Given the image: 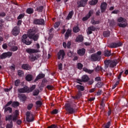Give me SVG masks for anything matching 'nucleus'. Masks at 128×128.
<instances>
[{
  "label": "nucleus",
  "mask_w": 128,
  "mask_h": 128,
  "mask_svg": "<svg viewBox=\"0 0 128 128\" xmlns=\"http://www.w3.org/2000/svg\"><path fill=\"white\" fill-rule=\"evenodd\" d=\"M28 36L26 34H24L22 36V42H24L27 46H30L32 44V41L30 40V38L34 40H38V36L36 34V31L34 30H30L28 32Z\"/></svg>",
  "instance_id": "f257e3e1"
},
{
  "label": "nucleus",
  "mask_w": 128,
  "mask_h": 128,
  "mask_svg": "<svg viewBox=\"0 0 128 128\" xmlns=\"http://www.w3.org/2000/svg\"><path fill=\"white\" fill-rule=\"evenodd\" d=\"M35 88H36V85H32V87L30 88H28V86H25L24 87V88H22L18 90V92L22 93V94L24 92H28H28H32V90H34Z\"/></svg>",
  "instance_id": "f03ea898"
},
{
  "label": "nucleus",
  "mask_w": 128,
  "mask_h": 128,
  "mask_svg": "<svg viewBox=\"0 0 128 128\" xmlns=\"http://www.w3.org/2000/svg\"><path fill=\"white\" fill-rule=\"evenodd\" d=\"M117 20L118 22H120L118 24V26L120 28H126V26H128V20L126 18L120 17Z\"/></svg>",
  "instance_id": "7ed1b4c3"
},
{
  "label": "nucleus",
  "mask_w": 128,
  "mask_h": 128,
  "mask_svg": "<svg viewBox=\"0 0 128 128\" xmlns=\"http://www.w3.org/2000/svg\"><path fill=\"white\" fill-rule=\"evenodd\" d=\"M14 116H12L11 115H8L6 117V120H11L12 118L13 122H16L18 120V110H15L14 112L13 113Z\"/></svg>",
  "instance_id": "20e7f679"
},
{
  "label": "nucleus",
  "mask_w": 128,
  "mask_h": 128,
  "mask_svg": "<svg viewBox=\"0 0 128 128\" xmlns=\"http://www.w3.org/2000/svg\"><path fill=\"white\" fill-rule=\"evenodd\" d=\"M105 68H114L116 66V62L114 60H106L104 61Z\"/></svg>",
  "instance_id": "39448f33"
},
{
  "label": "nucleus",
  "mask_w": 128,
  "mask_h": 128,
  "mask_svg": "<svg viewBox=\"0 0 128 128\" xmlns=\"http://www.w3.org/2000/svg\"><path fill=\"white\" fill-rule=\"evenodd\" d=\"M100 54H102V52L98 51L96 52V54H92L91 56V60H93V62H96V60H98L99 58H100Z\"/></svg>",
  "instance_id": "423d86ee"
},
{
  "label": "nucleus",
  "mask_w": 128,
  "mask_h": 128,
  "mask_svg": "<svg viewBox=\"0 0 128 128\" xmlns=\"http://www.w3.org/2000/svg\"><path fill=\"white\" fill-rule=\"evenodd\" d=\"M26 120L27 122H34V114H32L30 112H28L26 113Z\"/></svg>",
  "instance_id": "0eeeda50"
},
{
  "label": "nucleus",
  "mask_w": 128,
  "mask_h": 128,
  "mask_svg": "<svg viewBox=\"0 0 128 128\" xmlns=\"http://www.w3.org/2000/svg\"><path fill=\"white\" fill-rule=\"evenodd\" d=\"M12 54V52H4L0 56V58H2V60L6 58H10Z\"/></svg>",
  "instance_id": "6e6552de"
},
{
  "label": "nucleus",
  "mask_w": 128,
  "mask_h": 128,
  "mask_svg": "<svg viewBox=\"0 0 128 128\" xmlns=\"http://www.w3.org/2000/svg\"><path fill=\"white\" fill-rule=\"evenodd\" d=\"M20 27L15 26L12 30V34L13 36H16L20 34Z\"/></svg>",
  "instance_id": "1a4fd4ad"
},
{
  "label": "nucleus",
  "mask_w": 128,
  "mask_h": 128,
  "mask_svg": "<svg viewBox=\"0 0 128 128\" xmlns=\"http://www.w3.org/2000/svg\"><path fill=\"white\" fill-rule=\"evenodd\" d=\"M122 44L120 42H118L116 43H111L109 46L110 48H118L119 46H122Z\"/></svg>",
  "instance_id": "9d476101"
},
{
  "label": "nucleus",
  "mask_w": 128,
  "mask_h": 128,
  "mask_svg": "<svg viewBox=\"0 0 128 128\" xmlns=\"http://www.w3.org/2000/svg\"><path fill=\"white\" fill-rule=\"evenodd\" d=\"M64 56H66V53L64 52V50H60L58 55V60H60L62 58V60L64 59Z\"/></svg>",
  "instance_id": "9b49d317"
},
{
  "label": "nucleus",
  "mask_w": 128,
  "mask_h": 128,
  "mask_svg": "<svg viewBox=\"0 0 128 128\" xmlns=\"http://www.w3.org/2000/svg\"><path fill=\"white\" fill-rule=\"evenodd\" d=\"M34 24H44V19H35Z\"/></svg>",
  "instance_id": "f8f14e48"
},
{
  "label": "nucleus",
  "mask_w": 128,
  "mask_h": 128,
  "mask_svg": "<svg viewBox=\"0 0 128 128\" xmlns=\"http://www.w3.org/2000/svg\"><path fill=\"white\" fill-rule=\"evenodd\" d=\"M94 14V10H90L88 14H87L86 16H85L84 17L82 18V20L84 22H86V20H88L90 18V16H92V15Z\"/></svg>",
  "instance_id": "ddd939ff"
},
{
  "label": "nucleus",
  "mask_w": 128,
  "mask_h": 128,
  "mask_svg": "<svg viewBox=\"0 0 128 128\" xmlns=\"http://www.w3.org/2000/svg\"><path fill=\"white\" fill-rule=\"evenodd\" d=\"M26 52L30 54H36V52H38V50L28 48L26 50Z\"/></svg>",
  "instance_id": "4468645a"
},
{
  "label": "nucleus",
  "mask_w": 128,
  "mask_h": 128,
  "mask_svg": "<svg viewBox=\"0 0 128 128\" xmlns=\"http://www.w3.org/2000/svg\"><path fill=\"white\" fill-rule=\"evenodd\" d=\"M66 110H68L69 114H74V108L70 106V104H66Z\"/></svg>",
  "instance_id": "2eb2a0df"
},
{
  "label": "nucleus",
  "mask_w": 128,
  "mask_h": 128,
  "mask_svg": "<svg viewBox=\"0 0 128 128\" xmlns=\"http://www.w3.org/2000/svg\"><path fill=\"white\" fill-rule=\"evenodd\" d=\"M108 6V4L106 2H103L102 3L100 6V9H101V12H106V6Z\"/></svg>",
  "instance_id": "dca6fc26"
},
{
  "label": "nucleus",
  "mask_w": 128,
  "mask_h": 128,
  "mask_svg": "<svg viewBox=\"0 0 128 128\" xmlns=\"http://www.w3.org/2000/svg\"><path fill=\"white\" fill-rule=\"evenodd\" d=\"M88 0H82L81 1L78 2V6L80 8V6H84L86 4V2Z\"/></svg>",
  "instance_id": "f3484780"
},
{
  "label": "nucleus",
  "mask_w": 128,
  "mask_h": 128,
  "mask_svg": "<svg viewBox=\"0 0 128 128\" xmlns=\"http://www.w3.org/2000/svg\"><path fill=\"white\" fill-rule=\"evenodd\" d=\"M84 40V36L82 35H78L76 39V42H83Z\"/></svg>",
  "instance_id": "a211bd4d"
},
{
  "label": "nucleus",
  "mask_w": 128,
  "mask_h": 128,
  "mask_svg": "<svg viewBox=\"0 0 128 128\" xmlns=\"http://www.w3.org/2000/svg\"><path fill=\"white\" fill-rule=\"evenodd\" d=\"M82 82H88L90 80V78L88 76L86 75H84L82 77Z\"/></svg>",
  "instance_id": "6ab92c4d"
},
{
  "label": "nucleus",
  "mask_w": 128,
  "mask_h": 128,
  "mask_svg": "<svg viewBox=\"0 0 128 128\" xmlns=\"http://www.w3.org/2000/svg\"><path fill=\"white\" fill-rule=\"evenodd\" d=\"M78 54L79 56H84L86 54V49L82 48L78 50Z\"/></svg>",
  "instance_id": "aec40b11"
},
{
  "label": "nucleus",
  "mask_w": 128,
  "mask_h": 128,
  "mask_svg": "<svg viewBox=\"0 0 128 128\" xmlns=\"http://www.w3.org/2000/svg\"><path fill=\"white\" fill-rule=\"evenodd\" d=\"M18 98L22 102H24V100H26V95L24 94H20L18 96Z\"/></svg>",
  "instance_id": "412c9836"
},
{
  "label": "nucleus",
  "mask_w": 128,
  "mask_h": 128,
  "mask_svg": "<svg viewBox=\"0 0 128 128\" xmlns=\"http://www.w3.org/2000/svg\"><path fill=\"white\" fill-rule=\"evenodd\" d=\"M44 74H39L35 79V81L36 82V80H40V78H44Z\"/></svg>",
  "instance_id": "4be33fe9"
},
{
  "label": "nucleus",
  "mask_w": 128,
  "mask_h": 128,
  "mask_svg": "<svg viewBox=\"0 0 128 128\" xmlns=\"http://www.w3.org/2000/svg\"><path fill=\"white\" fill-rule=\"evenodd\" d=\"M3 108H4V112H8V110L10 112V113L12 112V108L6 107V106H4Z\"/></svg>",
  "instance_id": "5701e85b"
},
{
  "label": "nucleus",
  "mask_w": 128,
  "mask_h": 128,
  "mask_svg": "<svg viewBox=\"0 0 128 128\" xmlns=\"http://www.w3.org/2000/svg\"><path fill=\"white\" fill-rule=\"evenodd\" d=\"M38 56H30L29 57V58L32 62H34V60H38Z\"/></svg>",
  "instance_id": "b1692460"
},
{
  "label": "nucleus",
  "mask_w": 128,
  "mask_h": 128,
  "mask_svg": "<svg viewBox=\"0 0 128 128\" xmlns=\"http://www.w3.org/2000/svg\"><path fill=\"white\" fill-rule=\"evenodd\" d=\"M22 68L28 70H30V67L28 64H24L23 65H22Z\"/></svg>",
  "instance_id": "393cba45"
},
{
  "label": "nucleus",
  "mask_w": 128,
  "mask_h": 128,
  "mask_svg": "<svg viewBox=\"0 0 128 128\" xmlns=\"http://www.w3.org/2000/svg\"><path fill=\"white\" fill-rule=\"evenodd\" d=\"M104 54L105 56L108 57L112 56V53L110 52V50H105L104 52Z\"/></svg>",
  "instance_id": "a878e982"
},
{
  "label": "nucleus",
  "mask_w": 128,
  "mask_h": 128,
  "mask_svg": "<svg viewBox=\"0 0 128 128\" xmlns=\"http://www.w3.org/2000/svg\"><path fill=\"white\" fill-rule=\"evenodd\" d=\"M26 80L28 82H30L32 80V74H28L26 77Z\"/></svg>",
  "instance_id": "bb28decb"
},
{
  "label": "nucleus",
  "mask_w": 128,
  "mask_h": 128,
  "mask_svg": "<svg viewBox=\"0 0 128 128\" xmlns=\"http://www.w3.org/2000/svg\"><path fill=\"white\" fill-rule=\"evenodd\" d=\"M72 16H74V11H71L69 12L68 16L66 18V20H70V18H72Z\"/></svg>",
  "instance_id": "cd10ccee"
},
{
  "label": "nucleus",
  "mask_w": 128,
  "mask_h": 128,
  "mask_svg": "<svg viewBox=\"0 0 128 128\" xmlns=\"http://www.w3.org/2000/svg\"><path fill=\"white\" fill-rule=\"evenodd\" d=\"M98 0H92L89 2V4L90 6H95V4H98Z\"/></svg>",
  "instance_id": "c85d7f7f"
},
{
  "label": "nucleus",
  "mask_w": 128,
  "mask_h": 128,
  "mask_svg": "<svg viewBox=\"0 0 128 128\" xmlns=\"http://www.w3.org/2000/svg\"><path fill=\"white\" fill-rule=\"evenodd\" d=\"M76 87V88L78 90H80L81 92H84V86H82L80 85H77Z\"/></svg>",
  "instance_id": "c756f323"
},
{
  "label": "nucleus",
  "mask_w": 128,
  "mask_h": 128,
  "mask_svg": "<svg viewBox=\"0 0 128 128\" xmlns=\"http://www.w3.org/2000/svg\"><path fill=\"white\" fill-rule=\"evenodd\" d=\"M70 32H72V31L70 30H68L66 34H65V38H68L70 36Z\"/></svg>",
  "instance_id": "7c9ffc66"
},
{
  "label": "nucleus",
  "mask_w": 128,
  "mask_h": 128,
  "mask_svg": "<svg viewBox=\"0 0 128 128\" xmlns=\"http://www.w3.org/2000/svg\"><path fill=\"white\" fill-rule=\"evenodd\" d=\"M12 106L13 108H16L17 106H20V103L18 102H14L12 103Z\"/></svg>",
  "instance_id": "2f4dec72"
},
{
  "label": "nucleus",
  "mask_w": 128,
  "mask_h": 128,
  "mask_svg": "<svg viewBox=\"0 0 128 128\" xmlns=\"http://www.w3.org/2000/svg\"><path fill=\"white\" fill-rule=\"evenodd\" d=\"M82 96V92H80V91H78V92L77 94V95L75 97H73V98L76 99L80 98Z\"/></svg>",
  "instance_id": "473e14b6"
},
{
  "label": "nucleus",
  "mask_w": 128,
  "mask_h": 128,
  "mask_svg": "<svg viewBox=\"0 0 128 128\" xmlns=\"http://www.w3.org/2000/svg\"><path fill=\"white\" fill-rule=\"evenodd\" d=\"M27 14H32L34 12V9L32 8H28L26 10Z\"/></svg>",
  "instance_id": "72a5a7b5"
},
{
  "label": "nucleus",
  "mask_w": 128,
  "mask_h": 128,
  "mask_svg": "<svg viewBox=\"0 0 128 128\" xmlns=\"http://www.w3.org/2000/svg\"><path fill=\"white\" fill-rule=\"evenodd\" d=\"M83 70L84 72H88V74H92V72H94V70H90L86 68H84Z\"/></svg>",
  "instance_id": "f704fd0d"
},
{
  "label": "nucleus",
  "mask_w": 128,
  "mask_h": 128,
  "mask_svg": "<svg viewBox=\"0 0 128 128\" xmlns=\"http://www.w3.org/2000/svg\"><path fill=\"white\" fill-rule=\"evenodd\" d=\"M110 31H106L104 32V36L106 38H108V36H110Z\"/></svg>",
  "instance_id": "c9c22d12"
},
{
  "label": "nucleus",
  "mask_w": 128,
  "mask_h": 128,
  "mask_svg": "<svg viewBox=\"0 0 128 128\" xmlns=\"http://www.w3.org/2000/svg\"><path fill=\"white\" fill-rule=\"evenodd\" d=\"M91 22H92V24H100V21H98V20L96 21V20H94L92 19Z\"/></svg>",
  "instance_id": "e433bc0d"
},
{
  "label": "nucleus",
  "mask_w": 128,
  "mask_h": 128,
  "mask_svg": "<svg viewBox=\"0 0 128 128\" xmlns=\"http://www.w3.org/2000/svg\"><path fill=\"white\" fill-rule=\"evenodd\" d=\"M16 46V42L14 41H12V42H10L8 44V46H10V48H12V46Z\"/></svg>",
  "instance_id": "4c0bfd02"
},
{
  "label": "nucleus",
  "mask_w": 128,
  "mask_h": 128,
  "mask_svg": "<svg viewBox=\"0 0 128 128\" xmlns=\"http://www.w3.org/2000/svg\"><path fill=\"white\" fill-rule=\"evenodd\" d=\"M73 31L74 32H80V28L78 26H75L73 28Z\"/></svg>",
  "instance_id": "58836bf2"
},
{
  "label": "nucleus",
  "mask_w": 128,
  "mask_h": 128,
  "mask_svg": "<svg viewBox=\"0 0 128 128\" xmlns=\"http://www.w3.org/2000/svg\"><path fill=\"white\" fill-rule=\"evenodd\" d=\"M40 94V90H38L36 89L33 92V96H38Z\"/></svg>",
  "instance_id": "ea45409f"
},
{
  "label": "nucleus",
  "mask_w": 128,
  "mask_h": 128,
  "mask_svg": "<svg viewBox=\"0 0 128 128\" xmlns=\"http://www.w3.org/2000/svg\"><path fill=\"white\" fill-rule=\"evenodd\" d=\"M36 10H37L38 12H42V10H44V6H40L39 7H38L36 8Z\"/></svg>",
  "instance_id": "a19ab883"
},
{
  "label": "nucleus",
  "mask_w": 128,
  "mask_h": 128,
  "mask_svg": "<svg viewBox=\"0 0 128 128\" xmlns=\"http://www.w3.org/2000/svg\"><path fill=\"white\" fill-rule=\"evenodd\" d=\"M11 50H12V52H16L18 50V46H14L11 47Z\"/></svg>",
  "instance_id": "79ce46f5"
},
{
  "label": "nucleus",
  "mask_w": 128,
  "mask_h": 128,
  "mask_svg": "<svg viewBox=\"0 0 128 128\" xmlns=\"http://www.w3.org/2000/svg\"><path fill=\"white\" fill-rule=\"evenodd\" d=\"M60 22H56L54 24V28H58V26H60Z\"/></svg>",
  "instance_id": "37998d69"
},
{
  "label": "nucleus",
  "mask_w": 128,
  "mask_h": 128,
  "mask_svg": "<svg viewBox=\"0 0 128 128\" xmlns=\"http://www.w3.org/2000/svg\"><path fill=\"white\" fill-rule=\"evenodd\" d=\"M18 76H24V72H22L21 70H18Z\"/></svg>",
  "instance_id": "c03bdc74"
},
{
  "label": "nucleus",
  "mask_w": 128,
  "mask_h": 128,
  "mask_svg": "<svg viewBox=\"0 0 128 128\" xmlns=\"http://www.w3.org/2000/svg\"><path fill=\"white\" fill-rule=\"evenodd\" d=\"M32 106H34V104H28L27 106V108L28 110H32Z\"/></svg>",
  "instance_id": "a18cd8bd"
},
{
  "label": "nucleus",
  "mask_w": 128,
  "mask_h": 128,
  "mask_svg": "<svg viewBox=\"0 0 128 128\" xmlns=\"http://www.w3.org/2000/svg\"><path fill=\"white\" fill-rule=\"evenodd\" d=\"M77 66L79 70H82V68L83 65L80 63H78L77 64Z\"/></svg>",
  "instance_id": "49530a36"
},
{
  "label": "nucleus",
  "mask_w": 128,
  "mask_h": 128,
  "mask_svg": "<svg viewBox=\"0 0 128 128\" xmlns=\"http://www.w3.org/2000/svg\"><path fill=\"white\" fill-rule=\"evenodd\" d=\"M68 56L69 58H72L74 56V52L70 51L68 53Z\"/></svg>",
  "instance_id": "de8ad7c7"
},
{
  "label": "nucleus",
  "mask_w": 128,
  "mask_h": 128,
  "mask_svg": "<svg viewBox=\"0 0 128 128\" xmlns=\"http://www.w3.org/2000/svg\"><path fill=\"white\" fill-rule=\"evenodd\" d=\"M92 33V30H90V27L88 28V30H87V34H90Z\"/></svg>",
  "instance_id": "09e8293b"
},
{
  "label": "nucleus",
  "mask_w": 128,
  "mask_h": 128,
  "mask_svg": "<svg viewBox=\"0 0 128 128\" xmlns=\"http://www.w3.org/2000/svg\"><path fill=\"white\" fill-rule=\"evenodd\" d=\"M6 128H12V122H11L10 124H7Z\"/></svg>",
  "instance_id": "8fccbe9b"
},
{
  "label": "nucleus",
  "mask_w": 128,
  "mask_h": 128,
  "mask_svg": "<svg viewBox=\"0 0 128 128\" xmlns=\"http://www.w3.org/2000/svg\"><path fill=\"white\" fill-rule=\"evenodd\" d=\"M19 84H20V80H16L14 82V85L16 86H18Z\"/></svg>",
  "instance_id": "3c124183"
},
{
  "label": "nucleus",
  "mask_w": 128,
  "mask_h": 128,
  "mask_svg": "<svg viewBox=\"0 0 128 128\" xmlns=\"http://www.w3.org/2000/svg\"><path fill=\"white\" fill-rule=\"evenodd\" d=\"M110 122H108L104 126L105 128H110Z\"/></svg>",
  "instance_id": "603ef678"
},
{
  "label": "nucleus",
  "mask_w": 128,
  "mask_h": 128,
  "mask_svg": "<svg viewBox=\"0 0 128 128\" xmlns=\"http://www.w3.org/2000/svg\"><path fill=\"white\" fill-rule=\"evenodd\" d=\"M36 104L38 106H42V102L38 100L36 102Z\"/></svg>",
  "instance_id": "864d4df0"
},
{
  "label": "nucleus",
  "mask_w": 128,
  "mask_h": 128,
  "mask_svg": "<svg viewBox=\"0 0 128 128\" xmlns=\"http://www.w3.org/2000/svg\"><path fill=\"white\" fill-rule=\"evenodd\" d=\"M24 14H20L18 16V20H20V19L22 18H24Z\"/></svg>",
  "instance_id": "5fc2aeb1"
},
{
  "label": "nucleus",
  "mask_w": 128,
  "mask_h": 128,
  "mask_svg": "<svg viewBox=\"0 0 128 128\" xmlns=\"http://www.w3.org/2000/svg\"><path fill=\"white\" fill-rule=\"evenodd\" d=\"M96 86L97 88H102V82H98L96 84Z\"/></svg>",
  "instance_id": "6e6d98bb"
},
{
  "label": "nucleus",
  "mask_w": 128,
  "mask_h": 128,
  "mask_svg": "<svg viewBox=\"0 0 128 128\" xmlns=\"http://www.w3.org/2000/svg\"><path fill=\"white\" fill-rule=\"evenodd\" d=\"M58 112V110L55 109L52 111V114H56Z\"/></svg>",
  "instance_id": "4d7b16f0"
},
{
  "label": "nucleus",
  "mask_w": 128,
  "mask_h": 128,
  "mask_svg": "<svg viewBox=\"0 0 128 128\" xmlns=\"http://www.w3.org/2000/svg\"><path fill=\"white\" fill-rule=\"evenodd\" d=\"M119 82H120L118 81L115 83V84L112 88V90H114V88H116V86H118V84Z\"/></svg>",
  "instance_id": "13d9d810"
},
{
  "label": "nucleus",
  "mask_w": 128,
  "mask_h": 128,
  "mask_svg": "<svg viewBox=\"0 0 128 128\" xmlns=\"http://www.w3.org/2000/svg\"><path fill=\"white\" fill-rule=\"evenodd\" d=\"M58 68L60 70H62V63L58 64Z\"/></svg>",
  "instance_id": "bf43d9fd"
},
{
  "label": "nucleus",
  "mask_w": 128,
  "mask_h": 128,
  "mask_svg": "<svg viewBox=\"0 0 128 128\" xmlns=\"http://www.w3.org/2000/svg\"><path fill=\"white\" fill-rule=\"evenodd\" d=\"M89 28L92 30V32H94V30H96V28L94 26H91L89 27Z\"/></svg>",
  "instance_id": "052dcab7"
},
{
  "label": "nucleus",
  "mask_w": 128,
  "mask_h": 128,
  "mask_svg": "<svg viewBox=\"0 0 128 128\" xmlns=\"http://www.w3.org/2000/svg\"><path fill=\"white\" fill-rule=\"evenodd\" d=\"M12 104V101L10 100L9 102H8V104L5 106H10Z\"/></svg>",
  "instance_id": "680f3d73"
},
{
  "label": "nucleus",
  "mask_w": 128,
  "mask_h": 128,
  "mask_svg": "<svg viewBox=\"0 0 128 128\" xmlns=\"http://www.w3.org/2000/svg\"><path fill=\"white\" fill-rule=\"evenodd\" d=\"M22 20H18V23H17V26H20L22 24Z\"/></svg>",
  "instance_id": "e2e57ef3"
},
{
  "label": "nucleus",
  "mask_w": 128,
  "mask_h": 128,
  "mask_svg": "<svg viewBox=\"0 0 128 128\" xmlns=\"http://www.w3.org/2000/svg\"><path fill=\"white\" fill-rule=\"evenodd\" d=\"M101 106L102 108H104V100H102V102Z\"/></svg>",
  "instance_id": "0e129e2a"
},
{
  "label": "nucleus",
  "mask_w": 128,
  "mask_h": 128,
  "mask_svg": "<svg viewBox=\"0 0 128 128\" xmlns=\"http://www.w3.org/2000/svg\"><path fill=\"white\" fill-rule=\"evenodd\" d=\"M70 46H71L70 42H68L67 44V48H70Z\"/></svg>",
  "instance_id": "69168bd1"
},
{
  "label": "nucleus",
  "mask_w": 128,
  "mask_h": 128,
  "mask_svg": "<svg viewBox=\"0 0 128 128\" xmlns=\"http://www.w3.org/2000/svg\"><path fill=\"white\" fill-rule=\"evenodd\" d=\"M48 128H58L56 126L53 124L52 126H48Z\"/></svg>",
  "instance_id": "338daca9"
},
{
  "label": "nucleus",
  "mask_w": 128,
  "mask_h": 128,
  "mask_svg": "<svg viewBox=\"0 0 128 128\" xmlns=\"http://www.w3.org/2000/svg\"><path fill=\"white\" fill-rule=\"evenodd\" d=\"M118 10H114L112 12V14H118Z\"/></svg>",
  "instance_id": "774afa93"
}]
</instances>
